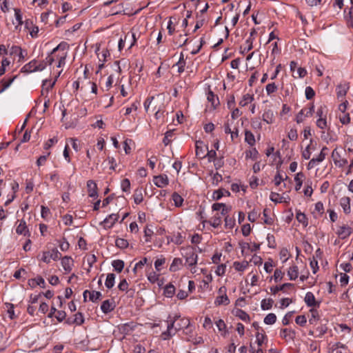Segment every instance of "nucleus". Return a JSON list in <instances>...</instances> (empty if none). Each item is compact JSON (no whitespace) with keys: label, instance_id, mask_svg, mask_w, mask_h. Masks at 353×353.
I'll return each instance as SVG.
<instances>
[{"label":"nucleus","instance_id":"nucleus-1","mask_svg":"<svg viewBox=\"0 0 353 353\" xmlns=\"http://www.w3.org/2000/svg\"><path fill=\"white\" fill-rule=\"evenodd\" d=\"M181 254L185 259V264L191 268V272L195 273V265L198 259L196 248L191 245H187L181 248Z\"/></svg>","mask_w":353,"mask_h":353},{"label":"nucleus","instance_id":"nucleus-2","mask_svg":"<svg viewBox=\"0 0 353 353\" xmlns=\"http://www.w3.org/2000/svg\"><path fill=\"white\" fill-rule=\"evenodd\" d=\"M61 256V254L57 250L52 249V250L45 251L43 252L41 261L46 263H50L51 260L57 261Z\"/></svg>","mask_w":353,"mask_h":353},{"label":"nucleus","instance_id":"nucleus-3","mask_svg":"<svg viewBox=\"0 0 353 353\" xmlns=\"http://www.w3.org/2000/svg\"><path fill=\"white\" fill-rule=\"evenodd\" d=\"M175 321H170V322L168 324L167 330L161 333V338L163 340H168L172 336L175 335L176 333V330H175Z\"/></svg>","mask_w":353,"mask_h":353},{"label":"nucleus","instance_id":"nucleus-4","mask_svg":"<svg viewBox=\"0 0 353 353\" xmlns=\"http://www.w3.org/2000/svg\"><path fill=\"white\" fill-rule=\"evenodd\" d=\"M314 112V104H311L310 107L308 109L303 108L298 113L296 117V121L298 123H302L303 121V115L306 117H309L313 114Z\"/></svg>","mask_w":353,"mask_h":353},{"label":"nucleus","instance_id":"nucleus-5","mask_svg":"<svg viewBox=\"0 0 353 353\" xmlns=\"http://www.w3.org/2000/svg\"><path fill=\"white\" fill-rule=\"evenodd\" d=\"M153 182L159 188H163L168 185L169 180L166 174H160L153 178Z\"/></svg>","mask_w":353,"mask_h":353},{"label":"nucleus","instance_id":"nucleus-6","mask_svg":"<svg viewBox=\"0 0 353 353\" xmlns=\"http://www.w3.org/2000/svg\"><path fill=\"white\" fill-rule=\"evenodd\" d=\"M195 148L196 157L200 159L205 158V150H208V146L205 145L202 141H196L195 143Z\"/></svg>","mask_w":353,"mask_h":353},{"label":"nucleus","instance_id":"nucleus-7","mask_svg":"<svg viewBox=\"0 0 353 353\" xmlns=\"http://www.w3.org/2000/svg\"><path fill=\"white\" fill-rule=\"evenodd\" d=\"M332 158L334 162L336 165L339 167H343L347 163V159H341V155L339 152L337 151V149L335 148L332 152Z\"/></svg>","mask_w":353,"mask_h":353},{"label":"nucleus","instance_id":"nucleus-8","mask_svg":"<svg viewBox=\"0 0 353 353\" xmlns=\"http://www.w3.org/2000/svg\"><path fill=\"white\" fill-rule=\"evenodd\" d=\"M131 39H132V41L130 44L129 48H131L135 44V43L137 41V39L135 37L134 33H132L131 35L126 34L123 39H120V40L119 41V45H118L119 50L121 51L124 48L126 41L128 39H129V41H130Z\"/></svg>","mask_w":353,"mask_h":353},{"label":"nucleus","instance_id":"nucleus-9","mask_svg":"<svg viewBox=\"0 0 353 353\" xmlns=\"http://www.w3.org/2000/svg\"><path fill=\"white\" fill-rule=\"evenodd\" d=\"M241 245V253L243 256L249 254L250 252H254L259 249L260 244H240Z\"/></svg>","mask_w":353,"mask_h":353},{"label":"nucleus","instance_id":"nucleus-10","mask_svg":"<svg viewBox=\"0 0 353 353\" xmlns=\"http://www.w3.org/2000/svg\"><path fill=\"white\" fill-rule=\"evenodd\" d=\"M115 307V303L113 300H105L101 305V309L104 314H108L112 311Z\"/></svg>","mask_w":353,"mask_h":353},{"label":"nucleus","instance_id":"nucleus-11","mask_svg":"<svg viewBox=\"0 0 353 353\" xmlns=\"http://www.w3.org/2000/svg\"><path fill=\"white\" fill-rule=\"evenodd\" d=\"M37 61L36 59L32 60L31 61L26 63V65H24L22 67V68L21 70V72L30 73V72H36L37 71Z\"/></svg>","mask_w":353,"mask_h":353},{"label":"nucleus","instance_id":"nucleus-12","mask_svg":"<svg viewBox=\"0 0 353 353\" xmlns=\"http://www.w3.org/2000/svg\"><path fill=\"white\" fill-rule=\"evenodd\" d=\"M119 215L117 214H110L107 218L104 219V221L101 223L103 225L104 228H111L115 223V222L118 220Z\"/></svg>","mask_w":353,"mask_h":353},{"label":"nucleus","instance_id":"nucleus-13","mask_svg":"<svg viewBox=\"0 0 353 353\" xmlns=\"http://www.w3.org/2000/svg\"><path fill=\"white\" fill-rule=\"evenodd\" d=\"M87 187L88 189V195L90 197L96 198L98 196L97 187L94 181L89 180L87 182Z\"/></svg>","mask_w":353,"mask_h":353},{"label":"nucleus","instance_id":"nucleus-14","mask_svg":"<svg viewBox=\"0 0 353 353\" xmlns=\"http://www.w3.org/2000/svg\"><path fill=\"white\" fill-rule=\"evenodd\" d=\"M340 205L342 207L345 214L350 213V198L348 196H343L340 199Z\"/></svg>","mask_w":353,"mask_h":353},{"label":"nucleus","instance_id":"nucleus-15","mask_svg":"<svg viewBox=\"0 0 353 353\" xmlns=\"http://www.w3.org/2000/svg\"><path fill=\"white\" fill-rule=\"evenodd\" d=\"M295 332L292 330H288L287 328L282 329L280 332L281 337L284 339L285 340H293L295 337Z\"/></svg>","mask_w":353,"mask_h":353},{"label":"nucleus","instance_id":"nucleus-16","mask_svg":"<svg viewBox=\"0 0 353 353\" xmlns=\"http://www.w3.org/2000/svg\"><path fill=\"white\" fill-rule=\"evenodd\" d=\"M224 195L228 196H230V192L225 189L221 188L217 190H214L212 194V199L218 201L221 199Z\"/></svg>","mask_w":353,"mask_h":353},{"label":"nucleus","instance_id":"nucleus-17","mask_svg":"<svg viewBox=\"0 0 353 353\" xmlns=\"http://www.w3.org/2000/svg\"><path fill=\"white\" fill-rule=\"evenodd\" d=\"M16 232L18 234H23L24 236H26V234H29L26 221L23 219L20 221L19 224L16 228Z\"/></svg>","mask_w":353,"mask_h":353},{"label":"nucleus","instance_id":"nucleus-18","mask_svg":"<svg viewBox=\"0 0 353 353\" xmlns=\"http://www.w3.org/2000/svg\"><path fill=\"white\" fill-rule=\"evenodd\" d=\"M183 265L182 259L180 258H174L172 261L170 266V271L174 272L180 270L181 267Z\"/></svg>","mask_w":353,"mask_h":353},{"label":"nucleus","instance_id":"nucleus-19","mask_svg":"<svg viewBox=\"0 0 353 353\" xmlns=\"http://www.w3.org/2000/svg\"><path fill=\"white\" fill-rule=\"evenodd\" d=\"M351 233H352V229H351V228H350L348 226L343 225V226L339 228V230H338L339 236L341 239H345L347 236H350Z\"/></svg>","mask_w":353,"mask_h":353},{"label":"nucleus","instance_id":"nucleus-20","mask_svg":"<svg viewBox=\"0 0 353 353\" xmlns=\"http://www.w3.org/2000/svg\"><path fill=\"white\" fill-rule=\"evenodd\" d=\"M190 320L188 319H180L179 321L176 323L175 330L176 332L182 330L187 329L190 326Z\"/></svg>","mask_w":353,"mask_h":353},{"label":"nucleus","instance_id":"nucleus-21","mask_svg":"<svg viewBox=\"0 0 353 353\" xmlns=\"http://www.w3.org/2000/svg\"><path fill=\"white\" fill-rule=\"evenodd\" d=\"M304 301L308 307H313L316 305L315 297L311 292L306 293Z\"/></svg>","mask_w":353,"mask_h":353},{"label":"nucleus","instance_id":"nucleus-22","mask_svg":"<svg viewBox=\"0 0 353 353\" xmlns=\"http://www.w3.org/2000/svg\"><path fill=\"white\" fill-rule=\"evenodd\" d=\"M288 275L292 281L296 280L299 276V269L296 265H292L289 268Z\"/></svg>","mask_w":353,"mask_h":353},{"label":"nucleus","instance_id":"nucleus-23","mask_svg":"<svg viewBox=\"0 0 353 353\" xmlns=\"http://www.w3.org/2000/svg\"><path fill=\"white\" fill-rule=\"evenodd\" d=\"M207 99L208 101L211 103L214 108H215L218 105H219L218 97L216 96L211 90L208 92Z\"/></svg>","mask_w":353,"mask_h":353},{"label":"nucleus","instance_id":"nucleus-24","mask_svg":"<svg viewBox=\"0 0 353 353\" xmlns=\"http://www.w3.org/2000/svg\"><path fill=\"white\" fill-rule=\"evenodd\" d=\"M72 261L70 257L65 256L61 259V265L65 271L69 272L72 270Z\"/></svg>","mask_w":353,"mask_h":353},{"label":"nucleus","instance_id":"nucleus-25","mask_svg":"<svg viewBox=\"0 0 353 353\" xmlns=\"http://www.w3.org/2000/svg\"><path fill=\"white\" fill-rule=\"evenodd\" d=\"M214 303L216 305H228L230 303V300L227 294H221L216 297Z\"/></svg>","mask_w":353,"mask_h":353},{"label":"nucleus","instance_id":"nucleus-26","mask_svg":"<svg viewBox=\"0 0 353 353\" xmlns=\"http://www.w3.org/2000/svg\"><path fill=\"white\" fill-rule=\"evenodd\" d=\"M262 119L263 121L266 122L268 124L273 123V112L270 110H265L262 115Z\"/></svg>","mask_w":353,"mask_h":353},{"label":"nucleus","instance_id":"nucleus-27","mask_svg":"<svg viewBox=\"0 0 353 353\" xmlns=\"http://www.w3.org/2000/svg\"><path fill=\"white\" fill-rule=\"evenodd\" d=\"M221 216L219 213H216L211 220L207 221L214 228H218L221 224Z\"/></svg>","mask_w":353,"mask_h":353},{"label":"nucleus","instance_id":"nucleus-28","mask_svg":"<svg viewBox=\"0 0 353 353\" xmlns=\"http://www.w3.org/2000/svg\"><path fill=\"white\" fill-rule=\"evenodd\" d=\"M293 286H294V284L287 283H284L280 286L272 287V288H270V290L273 294H276L280 290H285V288H292Z\"/></svg>","mask_w":353,"mask_h":353},{"label":"nucleus","instance_id":"nucleus-29","mask_svg":"<svg viewBox=\"0 0 353 353\" xmlns=\"http://www.w3.org/2000/svg\"><path fill=\"white\" fill-rule=\"evenodd\" d=\"M245 141L251 146L255 144V138L253 133L250 130H245Z\"/></svg>","mask_w":353,"mask_h":353},{"label":"nucleus","instance_id":"nucleus-30","mask_svg":"<svg viewBox=\"0 0 353 353\" xmlns=\"http://www.w3.org/2000/svg\"><path fill=\"white\" fill-rule=\"evenodd\" d=\"M134 197V201L136 204H140L143 200V196L142 194V190L140 188H137L134 190V193L133 195Z\"/></svg>","mask_w":353,"mask_h":353},{"label":"nucleus","instance_id":"nucleus-31","mask_svg":"<svg viewBox=\"0 0 353 353\" xmlns=\"http://www.w3.org/2000/svg\"><path fill=\"white\" fill-rule=\"evenodd\" d=\"M254 100V96L250 94H245L243 96L242 99L239 102V105L244 107Z\"/></svg>","mask_w":353,"mask_h":353},{"label":"nucleus","instance_id":"nucleus-32","mask_svg":"<svg viewBox=\"0 0 353 353\" xmlns=\"http://www.w3.org/2000/svg\"><path fill=\"white\" fill-rule=\"evenodd\" d=\"M115 275L112 273L108 274L105 285L108 289H111L114 285Z\"/></svg>","mask_w":353,"mask_h":353},{"label":"nucleus","instance_id":"nucleus-33","mask_svg":"<svg viewBox=\"0 0 353 353\" xmlns=\"http://www.w3.org/2000/svg\"><path fill=\"white\" fill-rule=\"evenodd\" d=\"M112 265L115 271L121 272L124 268V262L119 259L114 260L112 263Z\"/></svg>","mask_w":353,"mask_h":353},{"label":"nucleus","instance_id":"nucleus-34","mask_svg":"<svg viewBox=\"0 0 353 353\" xmlns=\"http://www.w3.org/2000/svg\"><path fill=\"white\" fill-rule=\"evenodd\" d=\"M172 198L176 207H180L182 205L183 199L177 192H174L172 195Z\"/></svg>","mask_w":353,"mask_h":353},{"label":"nucleus","instance_id":"nucleus-35","mask_svg":"<svg viewBox=\"0 0 353 353\" xmlns=\"http://www.w3.org/2000/svg\"><path fill=\"white\" fill-rule=\"evenodd\" d=\"M236 316L243 321L249 322L250 321V316L242 310H237L236 312Z\"/></svg>","mask_w":353,"mask_h":353},{"label":"nucleus","instance_id":"nucleus-36","mask_svg":"<svg viewBox=\"0 0 353 353\" xmlns=\"http://www.w3.org/2000/svg\"><path fill=\"white\" fill-rule=\"evenodd\" d=\"M68 48L69 44L67 42L62 41L52 50V54H55L56 52L59 50H61L63 52H65L64 51L68 50Z\"/></svg>","mask_w":353,"mask_h":353},{"label":"nucleus","instance_id":"nucleus-37","mask_svg":"<svg viewBox=\"0 0 353 353\" xmlns=\"http://www.w3.org/2000/svg\"><path fill=\"white\" fill-rule=\"evenodd\" d=\"M84 322V318L81 312H78L74 315V320L70 322L69 320L67 321L68 323H75L77 325H81Z\"/></svg>","mask_w":353,"mask_h":353},{"label":"nucleus","instance_id":"nucleus-38","mask_svg":"<svg viewBox=\"0 0 353 353\" xmlns=\"http://www.w3.org/2000/svg\"><path fill=\"white\" fill-rule=\"evenodd\" d=\"M276 321V316L274 313H270L268 314L265 318H264V323L267 325H272L274 324Z\"/></svg>","mask_w":353,"mask_h":353},{"label":"nucleus","instance_id":"nucleus-39","mask_svg":"<svg viewBox=\"0 0 353 353\" xmlns=\"http://www.w3.org/2000/svg\"><path fill=\"white\" fill-rule=\"evenodd\" d=\"M174 292H175V288L173 285L169 284L165 286V290H164V294L167 297H172L174 294Z\"/></svg>","mask_w":353,"mask_h":353},{"label":"nucleus","instance_id":"nucleus-40","mask_svg":"<svg viewBox=\"0 0 353 353\" xmlns=\"http://www.w3.org/2000/svg\"><path fill=\"white\" fill-rule=\"evenodd\" d=\"M296 216L297 221L299 223H302L305 226H306L307 225V219L306 217V215L304 213L299 211L296 212Z\"/></svg>","mask_w":353,"mask_h":353},{"label":"nucleus","instance_id":"nucleus-41","mask_svg":"<svg viewBox=\"0 0 353 353\" xmlns=\"http://www.w3.org/2000/svg\"><path fill=\"white\" fill-rule=\"evenodd\" d=\"M248 265V261H243L241 263L235 261L234 263V268H235V270L236 271H239V272L243 271L247 268Z\"/></svg>","mask_w":353,"mask_h":353},{"label":"nucleus","instance_id":"nucleus-42","mask_svg":"<svg viewBox=\"0 0 353 353\" xmlns=\"http://www.w3.org/2000/svg\"><path fill=\"white\" fill-rule=\"evenodd\" d=\"M302 177H303V174L302 172L297 173L294 177V180L296 183V186H295V190L296 191L299 190L301 188V185L303 183L302 179H301Z\"/></svg>","mask_w":353,"mask_h":353},{"label":"nucleus","instance_id":"nucleus-43","mask_svg":"<svg viewBox=\"0 0 353 353\" xmlns=\"http://www.w3.org/2000/svg\"><path fill=\"white\" fill-rule=\"evenodd\" d=\"M273 304V301L271 299L268 300L263 299L261 301V307L263 310H270L272 308Z\"/></svg>","mask_w":353,"mask_h":353},{"label":"nucleus","instance_id":"nucleus-44","mask_svg":"<svg viewBox=\"0 0 353 353\" xmlns=\"http://www.w3.org/2000/svg\"><path fill=\"white\" fill-rule=\"evenodd\" d=\"M101 293L98 291H92L89 292V299L92 302H97L101 299Z\"/></svg>","mask_w":353,"mask_h":353},{"label":"nucleus","instance_id":"nucleus-45","mask_svg":"<svg viewBox=\"0 0 353 353\" xmlns=\"http://www.w3.org/2000/svg\"><path fill=\"white\" fill-rule=\"evenodd\" d=\"M265 339H266V336L265 334L260 333L259 332H258L256 334V341L258 345V347H261V346L264 342V340Z\"/></svg>","mask_w":353,"mask_h":353},{"label":"nucleus","instance_id":"nucleus-46","mask_svg":"<svg viewBox=\"0 0 353 353\" xmlns=\"http://www.w3.org/2000/svg\"><path fill=\"white\" fill-rule=\"evenodd\" d=\"M314 150V147L312 146L311 144L308 145L305 149L302 152V157L305 159H309L311 156V152L310 150Z\"/></svg>","mask_w":353,"mask_h":353},{"label":"nucleus","instance_id":"nucleus-47","mask_svg":"<svg viewBox=\"0 0 353 353\" xmlns=\"http://www.w3.org/2000/svg\"><path fill=\"white\" fill-rule=\"evenodd\" d=\"M165 263V259L163 257H161L159 259H157L154 261V268L157 272H160L162 269V265H164Z\"/></svg>","mask_w":353,"mask_h":353},{"label":"nucleus","instance_id":"nucleus-48","mask_svg":"<svg viewBox=\"0 0 353 353\" xmlns=\"http://www.w3.org/2000/svg\"><path fill=\"white\" fill-rule=\"evenodd\" d=\"M160 274L152 271L148 274V279L152 283H155L159 281Z\"/></svg>","mask_w":353,"mask_h":353},{"label":"nucleus","instance_id":"nucleus-49","mask_svg":"<svg viewBox=\"0 0 353 353\" xmlns=\"http://www.w3.org/2000/svg\"><path fill=\"white\" fill-rule=\"evenodd\" d=\"M121 187L123 192H128L130 189V181L128 179H124L121 181Z\"/></svg>","mask_w":353,"mask_h":353},{"label":"nucleus","instance_id":"nucleus-50","mask_svg":"<svg viewBox=\"0 0 353 353\" xmlns=\"http://www.w3.org/2000/svg\"><path fill=\"white\" fill-rule=\"evenodd\" d=\"M268 212H270V210L268 209L265 208L263 210V221L265 223L268 225H272L273 223V219L268 216Z\"/></svg>","mask_w":353,"mask_h":353},{"label":"nucleus","instance_id":"nucleus-51","mask_svg":"<svg viewBox=\"0 0 353 353\" xmlns=\"http://www.w3.org/2000/svg\"><path fill=\"white\" fill-rule=\"evenodd\" d=\"M288 177L286 174H285V178L280 174V172H277L274 179V185L276 186H279L282 181L287 179Z\"/></svg>","mask_w":353,"mask_h":353},{"label":"nucleus","instance_id":"nucleus-52","mask_svg":"<svg viewBox=\"0 0 353 353\" xmlns=\"http://www.w3.org/2000/svg\"><path fill=\"white\" fill-rule=\"evenodd\" d=\"M133 143V141L130 139H126L123 142V148L126 154L131 152L130 145Z\"/></svg>","mask_w":353,"mask_h":353},{"label":"nucleus","instance_id":"nucleus-53","mask_svg":"<svg viewBox=\"0 0 353 353\" xmlns=\"http://www.w3.org/2000/svg\"><path fill=\"white\" fill-rule=\"evenodd\" d=\"M268 95H270L277 90V86L274 83H268L265 87Z\"/></svg>","mask_w":353,"mask_h":353},{"label":"nucleus","instance_id":"nucleus-54","mask_svg":"<svg viewBox=\"0 0 353 353\" xmlns=\"http://www.w3.org/2000/svg\"><path fill=\"white\" fill-rule=\"evenodd\" d=\"M173 135V130H168L165 132V137L163 139V143L165 145H168L171 142V138Z\"/></svg>","mask_w":353,"mask_h":353},{"label":"nucleus","instance_id":"nucleus-55","mask_svg":"<svg viewBox=\"0 0 353 353\" xmlns=\"http://www.w3.org/2000/svg\"><path fill=\"white\" fill-rule=\"evenodd\" d=\"M254 38H248L245 41V47L244 48L242 53L248 52L253 48Z\"/></svg>","mask_w":353,"mask_h":353},{"label":"nucleus","instance_id":"nucleus-56","mask_svg":"<svg viewBox=\"0 0 353 353\" xmlns=\"http://www.w3.org/2000/svg\"><path fill=\"white\" fill-rule=\"evenodd\" d=\"M339 120L343 125H347L350 123V117L349 113H343L342 115L339 116Z\"/></svg>","mask_w":353,"mask_h":353},{"label":"nucleus","instance_id":"nucleus-57","mask_svg":"<svg viewBox=\"0 0 353 353\" xmlns=\"http://www.w3.org/2000/svg\"><path fill=\"white\" fill-rule=\"evenodd\" d=\"M235 224V220L230 217L229 216H225V225L228 228H232Z\"/></svg>","mask_w":353,"mask_h":353},{"label":"nucleus","instance_id":"nucleus-58","mask_svg":"<svg viewBox=\"0 0 353 353\" xmlns=\"http://www.w3.org/2000/svg\"><path fill=\"white\" fill-rule=\"evenodd\" d=\"M310 267L314 274H316L319 270L318 261L314 256H313L312 259L310 261Z\"/></svg>","mask_w":353,"mask_h":353},{"label":"nucleus","instance_id":"nucleus-59","mask_svg":"<svg viewBox=\"0 0 353 353\" xmlns=\"http://www.w3.org/2000/svg\"><path fill=\"white\" fill-rule=\"evenodd\" d=\"M270 199L272 201H273L276 203L282 202V201H281L282 197L280 196L279 194H278L276 192H271Z\"/></svg>","mask_w":353,"mask_h":353},{"label":"nucleus","instance_id":"nucleus-60","mask_svg":"<svg viewBox=\"0 0 353 353\" xmlns=\"http://www.w3.org/2000/svg\"><path fill=\"white\" fill-rule=\"evenodd\" d=\"M315 95V92L314 90L310 87L307 86L305 88V97L307 99L310 100L312 99Z\"/></svg>","mask_w":353,"mask_h":353},{"label":"nucleus","instance_id":"nucleus-61","mask_svg":"<svg viewBox=\"0 0 353 353\" xmlns=\"http://www.w3.org/2000/svg\"><path fill=\"white\" fill-rule=\"evenodd\" d=\"M257 154H258V152L257 150L254 148L251 150H249V151H246L245 152V157L248 159V158H250V159H256L257 158Z\"/></svg>","mask_w":353,"mask_h":353},{"label":"nucleus","instance_id":"nucleus-62","mask_svg":"<svg viewBox=\"0 0 353 353\" xmlns=\"http://www.w3.org/2000/svg\"><path fill=\"white\" fill-rule=\"evenodd\" d=\"M6 306L7 308L8 313L9 314V317L11 319H13L14 317V305L12 303H6Z\"/></svg>","mask_w":353,"mask_h":353},{"label":"nucleus","instance_id":"nucleus-63","mask_svg":"<svg viewBox=\"0 0 353 353\" xmlns=\"http://www.w3.org/2000/svg\"><path fill=\"white\" fill-rule=\"evenodd\" d=\"M316 125L320 129H325L327 126L326 118L324 119H318L316 121Z\"/></svg>","mask_w":353,"mask_h":353},{"label":"nucleus","instance_id":"nucleus-64","mask_svg":"<svg viewBox=\"0 0 353 353\" xmlns=\"http://www.w3.org/2000/svg\"><path fill=\"white\" fill-rule=\"evenodd\" d=\"M50 215V210L48 207L41 206V217L48 219Z\"/></svg>","mask_w":353,"mask_h":353}]
</instances>
